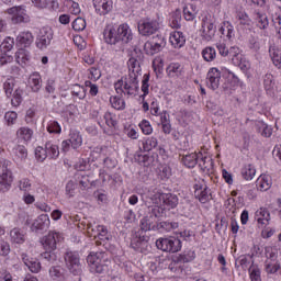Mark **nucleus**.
<instances>
[{"mask_svg": "<svg viewBox=\"0 0 281 281\" xmlns=\"http://www.w3.org/2000/svg\"><path fill=\"white\" fill-rule=\"evenodd\" d=\"M16 43L21 47H30L34 43V36L31 32H22L16 36Z\"/></svg>", "mask_w": 281, "mask_h": 281, "instance_id": "23", "label": "nucleus"}, {"mask_svg": "<svg viewBox=\"0 0 281 281\" xmlns=\"http://www.w3.org/2000/svg\"><path fill=\"white\" fill-rule=\"evenodd\" d=\"M155 196L162 201L168 210H175L179 205V198L175 193H157Z\"/></svg>", "mask_w": 281, "mask_h": 281, "instance_id": "12", "label": "nucleus"}, {"mask_svg": "<svg viewBox=\"0 0 281 281\" xmlns=\"http://www.w3.org/2000/svg\"><path fill=\"white\" fill-rule=\"evenodd\" d=\"M167 71L169 76H172V74H176V76H179L181 74V64L179 63H172L168 66Z\"/></svg>", "mask_w": 281, "mask_h": 281, "instance_id": "60", "label": "nucleus"}, {"mask_svg": "<svg viewBox=\"0 0 281 281\" xmlns=\"http://www.w3.org/2000/svg\"><path fill=\"white\" fill-rule=\"evenodd\" d=\"M46 150H47V155H48V157H50V159H56V157H58V155H60L58 145H54L52 142L46 143Z\"/></svg>", "mask_w": 281, "mask_h": 281, "instance_id": "44", "label": "nucleus"}, {"mask_svg": "<svg viewBox=\"0 0 281 281\" xmlns=\"http://www.w3.org/2000/svg\"><path fill=\"white\" fill-rule=\"evenodd\" d=\"M3 89L7 98H12V92L14 91V80L7 79L5 82L3 83Z\"/></svg>", "mask_w": 281, "mask_h": 281, "instance_id": "54", "label": "nucleus"}, {"mask_svg": "<svg viewBox=\"0 0 281 281\" xmlns=\"http://www.w3.org/2000/svg\"><path fill=\"white\" fill-rule=\"evenodd\" d=\"M169 41L175 49H181L186 45V35L181 31H175L170 34Z\"/></svg>", "mask_w": 281, "mask_h": 281, "instance_id": "21", "label": "nucleus"}, {"mask_svg": "<svg viewBox=\"0 0 281 281\" xmlns=\"http://www.w3.org/2000/svg\"><path fill=\"white\" fill-rule=\"evenodd\" d=\"M52 41H54V31L49 26H44L40 29L35 45L38 49H47L49 45H52Z\"/></svg>", "mask_w": 281, "mask_h": 281, "instance_id": "6", "label": "nucleus"}, {"mask_svg": "<svg viewBox=\"0 0 281 281\" xmlns=\"http://www.w3.org/2000/svg\"><path fill=\"white\" fill-rule=\"evenodd\" d=\"M139 128L143 131L144 135H150L153 133V125H150L149 121L143 120L139 123Z\"/></svg>", "mask_w": 281, "mask_h": 281, "instance_id": "58", "label": "nucleus"}, {"mask_svg": "<svg viewBox=\"0 0 281 281\" xmlns=\"http://www.w3.org/2000/svg\"><path fill=\"white\" fill-rule=\"evenodd\" d=\"M202 58L206 63H214L216 60V48L207 46L202 50Z\"/></svg>", "mask_w": 281, "mask_h": 281, "instance_id": "38", "label": "nucleus"}, {"mask_svg": "<svg viewBox=\"0 0 281 281\" xmlns=\"http://www.w3.org/2000/svg\"><path fill=\"white\" fill-rule=\"evenodd\" d=\"M103 117L105 120L106 126H109L110 128H115V126H117V121L114 119L113 113L105 112Z\"/></svg>", "mask_w": 281, "mask_h": 281, "instance_id": "57", "label": "nucleus"}, {"mask_svg": "<svg viewBox=\"0 0 281 281\" xmlns=\"http://www.w3.org/2000/svg\"><path fill=\"white\" fill-rule=\"evenodd\" d=\"M93 7L97 12V14H100V16H105V14H109L111 10H113V0H92Z\"/></svg>", "mask_w": 281, "mask_h": 281, "instance_id": "13", "label": "nucleus"}, {"mask_svg": "<svg viewBox=\"0 0 281 281\" xmlns=\"http://www.w3.org/2000/svg\"><path fill=\"white\" fill-rule=\"evenodd\" d=\"M213 164L214 162L210 157H202L201 159L198 158V165L202 172H210V170H212Z\"/></svg>", "mask_w": 281, "mask_h": 281, "instance_id": "41", "label": "nucleus"}, {"mask_svg": "<svg viewBox=\"0 0 281 281\" xmlns=\"http://www.w3.org/2000/svg\"><path fill=\"white\" fill-rule=\"evenodd\" d=\"M31 85H32V91L34 93H38L41 91V82H42V79H41V75L38 72H34L31 78Z\"/></svg>", "mask_w": 281, "mask_h": 281, "instance_id": "42", "label": "nucleus"}, {"mask_svg": "<svg viewBox=\"0 0 281 281\" xmlns=\"http://www.w3.org/2000/svg\"><path fill=\"white\" fill-rule=\"evenodd\" d=\"M265 267L268 273H278L280 270V266L278 263H271L269 260H266Z\"/></svg>", "mask_w": 281, "mask_h": 281, "instance_id": "64", "label": "nucleus"}, {"mask_svg": "<svg viewBox=\"0 0 281 281\" xmlns=\"http://www.w3.org/2000/svg\"><path fill=\"white\" fill-rule=\"evenodd\" d=\"M161 49L164 48L160 45L155 44V42H151L150 40L144 44V52L147 56H155V54H159Z\"/></svg>", "mask_w": 281, "mask_h": 281, "instance_id": "30", "label": "nucleus"}, {"mask_svg": "<svg viewBox=\"0 0 281 281\" xmlns=\"http://www.w3.org/2000/svg\"><path fill=\"white\" fill-rule=\"evenodd\" d=\"M47 131L48 133H55L58 135L61 132L60 124L56 121H50L47 125Z\"/></svg>", "mask_w": 281, "mask_h": 281, "instance_id": "62", "label": "nucleus"}, {"mask_svg": "<svg viewBox=\"0 0 281 281\" xmlns=\"http://www.w3.org/2000/svg\"><path fill=\"white\" fill-rule=\"evenodd\" d=\"M116 32L119 34V43L122 45H126L130 41H133V31H131L128 24H121L116 29Z\"/></svg>", "mask_w": 281, "mask_h": 281, "instance_id": "15", "label": "nucleus"}, {"mask_svg": "<svg viewBox=\"0 0 281 281\" xmlns=\"http://www.w3.org/2000/svg\"><path fill=\"white\" fill-rule=\"evenodd\" d=\"M149 81H150V75L145 74L143 77L142 88H140L143 91L142 98H146V95H148L149 93V90H148L150 87V85H148Z\"/></svg>", "mask_w": 281, "mask_h": 281, "instance_id": "53", "label": "nucleus"}, {"mask_svg": "<svg viewBox=\"0 0 281 281\" xmlns=\"http://www.w3.org/2000/svg\"><path fill=\"white\" fill-rule=\"evenodd\" d=\"M157 249L167 251L168 254H177L182 247L181 239L177 237H160L156 240Z\"/></svg>", "mask_w": 281, "mask_h": 281, "instance_id": "4", "label": "nucleus"}, {"mask_svg": "<svg viewBox=\"0 0 281 281\" xmlns=\"http://www.w3.org/2000/svg\"><path fill=\"white\" fill-rule=\"evenodd\" d=\"M30 60V53L23 48H20L16 53H15V61L18 63V65H21V67H23L24 65H27Z\"/></svg>", "mask_w": 281, "mask_h": 281, "instance_id": "35", "label": "nucleus"}, {"mask_svg": "<svg viewBox=\"0 0 281 281\" xmlns=\"http://www.w3.org/2000/svg\"><path fill=\"white\" fill-rule=\"evenodd\" d=\"M85 27H87V21H85V19L77 18L74 20L72 30H75V32H82V30H85Z\"/></svg>", "mask_w": 281, "mask_h": 281, "instance_id": "52", "label": "nucleus"}, {"mask_svg": "<svg viewBox=\"0 0 281 281\" xmlns=\"http://www.w3.org/2000/svg\"><path fill=\"white\" fill-rule=\"evenodd\" d=\"M237 18H238L240 25H246V27L251 26V19L249 18V15L246 12H239L237 14Z\"/></svg>", "mask_w": 281, "mask_h": 281, "instance_id": "55", "label": "nucleus"}, {"mask_svg": "<svg viewBox=\"0 0 281 281\" xmlns=\"http://www.w3.org/2000/svg\"><path fill=\"white\" fill-rule=\"evenodd\" d=\"M92 234H94V238H99V240H109V229L104 225H98L95 228L91 229Z\"/></svg>", "mask_w": 281, "mask_h": 281, "instance_id": "31", "label": "nucleus"}, {"mask_svg": "<svg viewBox=\"0 0 281 281\" xmlns=\"http://www.w3.org/2000/svg\"><path fill=\"white\" fill-rule=\"evenodd\" d=\"M22 262H24L25 267L32 272V273H38L41 271V261L30 258L27 254L21 255Z\"/></svg>", "mask_w": 281, "mask_h": 281, "instance_id": "20", "label": "nucleus"}, {"mask_svg": "<svg viewBox=\"0 0 281 281\" xmlns=\"http://www.w3.org/2000/svg\"><path fill=\"white\" fill-rule=\"evenodd\" d=\"M131 247L134 251L146 254L148 251V239H146V236H135L131 240Z\"/></svg>", "mask_w": 281, "mask_h": 281, "instance_id": "16", "label": "nucleus"}, {"mask_svg": "<svg viewBox=\"0 0 281 281\" xmlns=\"http://www.w3.org/2000/svg\"><path fill=\"white\" fill-rule=\"evenodd\" d=\"M8 14H11V21L14 24L23 23L25 21V9L23 7H12L7 10Z\"/></svg>", "mask_w": 281, "mask_h": 281, "instance_id": "18", "label": "nucleus"}, {"mask_svg": "<svg viewBox=\"0 0 281 281\" xmlns=\"http://www.w3.org/2000/svg\"><path fill=\"white\" fill-rule=\"evenodd\" d=\"M257 27L260 30H267L269 27V18L266 14H257Z\"/></svg>", "mask_w": 281, "mask_h": 281, "instance_id": "49", "label": "nucleus"}, {"mask_svg": "<svg viewBox=\"0 0 281 281\" xmlns=\"http://www.w3.org/2000/svg\"><path fill=\"white\" fill-rule=\"evenodd\" d=\"M220 32L221 34H223V36H226L228 41H232V38L236 36V32L234 31V25H232L229 21H225L222 23V26L220 27Z\"/></svg>", "mask_w": 281, "mask_h": 281, "instance_id": "25", "label": "nucleus"}, {"mask_svg": "<svg viewBox=\"0 0 281 281\" xmlns=\"http://www.w3.org/2000/svg\"><path fill=\"white\" fill-rule=\"evenodd\" d=\"M87 262L89 265L90 273H98L99 276L109 273L111 260L106 257V252H90L87 257Z\"/></svg>", "mask_w": 281, "mask_h": 281, "instance_id": "2", "label": "nucleus"}, {"mask_svg": "<svg viewBox=\"0 0 281 281\" xmlns=\"http://www.w3.org/2000/svg\"><path fill=\"white\" fill-rule=\"evenodd\" d=\"M157 138L156 137H148L145 142H143V148L145 153H150L153 148H157Z\"/></svg>", "mask_w": 281, "mask_h": 281, "instance_id": "47", "label": "nucleus"}, {"mask_svg": "<svg viewBox=\"0 0 281 281\" xmlns=\"http://www.w3.org/2000/svg\"><path fill=\"white\" fill-rule=\"evenodd\" d=\"M241 177L246 181H251V179L256 177V168L254 167V165H245V167L241 169Z\"/></svg>", "mask_w": 281, "mask_h": 281, "instance_id": "40", "label": "nucleus"}, {"mask_svg": "<svg viewBox=\"0 0 281 281\" xmlns=\"http://www.w3.org/2000/svg\"><path fill=\"white\" fill-rule=\"evenodd\" d=\"M248 271L251 281H262V278L260 277V268H258V266H250Z\"/></svg>", "mask_w": 281, "mask_h": 281, "instance_id": "50", "label": "nucleus"}, {"mask_svg": "<svg viewBox=\"0 0 281 281\" xmlns=\"http://www.w3.org/2000/svg\"><path fill=\"white\" fill-rule=\"evenodd\" d=\"M272 180H271V176L269 175H261L258 179H257V186L259 188V190L267 192V190H269L272 186Z\"/></svg>", "mask_w": 281, "mask_h": 281, "instance_id": "26", "label": "nucleus"}, {"mask_svg": "<svg viewBox=\"0 0 281 281\" xmlns=\"http://www.w3.org/2000/svg\"><path fill=\"white\" fill-rule=\"evenodd\" d=\"M63 240V236L58 232H49L41 239V244L45 251H56L58 243Z\"/></svg>", "mask_w": 281, "mask_h": 281, "instance_id": "8", "label": "nucleus"}, {"mask_svg": "<svg viewBox=\"0 0 281 281\" xmlns=\"http://www.w3.org/2000/svg\"><path fill=\"white\" fill-rule=\"evenodd\" d=\"M257 131L262 137H271L273 135V128L262 121L257 123Z\"/></svg>", "mask_w": 281, "mask_h": 281, "instance_id": "37", "label": "nucleus"}, {"mask_svg": "<svg viewBox=\"0 0 281 281\" xmlns=\"http://www.w3.org/2000/svg\"><path fill=\"white\" fill-rule=\"evenodd\" d=\"M194 258H196L194 250H184L182 254L173 256L172 262L176 265H186L188 262H192Z\"/></svg>", "mask_w": 281, "mask_h": 281, "instance_id": "19", "label": "nucleus"}, {"mask_svg": "<svg viewBox=\"0 0 281 281\" xmlns=\"http://www.w3.org/2000/svg\"><path fill=\"white\" fill-rule=\"evenodd\" d=\"M194 196L200 203H207L212 200V190L205 183H198L194 186Z\"/></svg>", "mask_w": 281, "mask_h": 281, "instance_id": "9", "label": "nucleus"}, {"mask_svg": "<svg viewBox=\"0 0 281 281\" xmlns=\"http://www.w3.org/2000/svg\"><path fill=\"white\" fill-rule=\"evenodd\" d=\"M68 140L71 143V148L75 150L82 146V136L80 135V132L76 130L70 131Z\"/></svg>", "mask_w": 281, "mask_h": 281, "instance_id": "29", "label": "nucleus"}, {"mask_svg": "<svg viewBox=\"0 0 281 281\" xmlns=\"http://www.w3.org/2000/svg\"><path fill=\"white\" fill-rule=\"evenodd\" d=\"M12 153L18 161H25L27 159V148L23 145H16Z\"/></svg>", "mask_w": 281, "mask_h": 281, "instance_id": "34", "label": "nucleus"}, {"mask_svg": "<svg viewBox=\"0 0 281 281\" xmlns=\"http://www.w3.org/2000/svg\"><path fill=\"white\" fill-rule=\"evenodd\" d=\"M202 38L204 41H212L213 36L216 34V25L212 20H209L207 16L203 18L202 20V30H201Z\"/></svg>", "mask_w": 281, "mask_h": 281, "instance_id": "10", "label": "nucleus"}, {"mask_svg": "<svg viewBox=\"0 0 281 281\" xmlns=\"http://www.w3.org/2000/svg\"><path fill=\"white\" fill-rule=\"evenodd\" d=\"M41 257L43 258V260L49 263L56 262V260H58V256H56V252H54V250H46L41 254Z\"/></svg>", "mask_w": 281, "mask_h": 281, "instance_id": "51", "label": "nucleus"}, {"mask_svg": "<svg viewBox=\"0 0 281 281\" xmlns=\"http://www.w3.org/2000/svg\"><path fill=\"white\" fill-rule=\"evenodd\" d=\"M138 76L134 74H128V76H124L119 79L114 83V89L119 95H137L139 93V80Z\"/></svg>", "mask_w": 281, "mask_h": 281, "instance_id": "1", "label": "nucleus"}, {"mask_svg": "<svg viewBox=\"0 0 281 281\" xmlns=\"http://www.w3.org/2000/svg\"><path fill=\"white\" fill-rule=\"evenodd\" d=\"M171 27L175 30H179L181 27V12L178 11L175 13V15L171 18Z\"/></svg>", "mask_w": 281, "mask_h": 281, "instance_id": "63", "label": "nucleus"}, {"mask_svg": "<svg viewBox=\"0 0 281 281\" xmlns=\"http://www.w3.org/2000/svg\"><path fill=\"white\" fill-rule=\"evenodd\" d=\"M76 188H78V184L74 182V180H70L66 184V194L71 199L76 194Z\"/></svg>", "mask_w": 281, "mask_h": 281, "instance_id": "59", "label": "nucleus"}, {"mask_svg": "<svg viewBox=\"0 0 281 281\" xmlns=\"http://www.w3.org/2000/svg\"><path fill=\"white\" fill-rule=\"evenodd\" d=\"M8 166H10V161L0 158V170H2V175H0V192H8L12 188V181H14L12 171L8 169Z\"/></svg>", "mask_w": 281, "mask_h": 281, "instance_id": "5", "label": "nucleus"}, {"mask_svg": "<svg viewBox=\"0 0 281 281\" xmlns=\"http://www.w3.org/2000/svg\"><path fill=\"white\" fill-rule=\"evenodd\" d=\"M103 38L108 45H117L120 44V37L117 30L113 26H106L103 31Z\"/></svg>", "mask_w": 281, "mask_h": 281, "instance_id": "17", "label": "nucleus"}, {"mask_svg": "<svg viewBox=\"0 0 281 281\" xmlns=\"http://www.w3.org/2000/svg\"><path fill=\"white\" fill-rule=\"evenodd\" d=\"M156 232H172V229L179 228L178 222H156Z\"/></svg>", "mask_w": 281, "mask_h": 281, "instance_id": "27", "label": "nucleus"}, {"mask_svg": "<svg viewBox=\"0 0 281 281\" xmlns=\"http://www.w3.org/2000/svg\"><path fill=\"white\" fill-rule=\"evenodd\" d=\"M161 216H164V207L155 205L149 210V216L147 217L155 222V218H161Z\"/></svg>", "mask_w": 281, "mask_h": 281, "instance_id": "46", "label": "nucleus"}, {"mask_svg": "<svg viewBox=\"0 0 281 281\" xmlns=\"http://www.w3.org/2000/svg\"><path fill=\"white\" fill-rule=\"evenodd\" d=\"M49 228V216L43 214L40 215L31 225V232L38 234Z\"/></svg>", "mask_w": 281, "mask_h": 281, "instance_id": "14", "label": "nucleus"}, {"mask_svg": "<svg viewBox=\"0 0 281 281\" xmlns=\"http://www.w3.org/2000/svg\"><path fill=\"white\" fill-rule=\"evenodd\" d=\"M196 14H199V10H196V5L194 4H188L183 9V16L186 21H192L193 19H196Z\"/></svg>", "mask_w": 281, "mask_h": 281, "instance_id": "39", "label": "nucleus"}, {"mask_svg": "<svg viewBox=\"0 0 281 281\" xmlns=\"http://www.w3.org/2000/svg\"><path fill=\"white\" fill-rule=\"evenodd\" d=\"M127 67L130 70V74H133L134 76H139L142 72V66L139 64V59L137 57L133 56L127 61Z\"/></svg>", "mask_w": 281, "mask_h": 281, "instance_id": "28", "label": "nucleus"}, {"mask_svg": "<svg viewBox=\"0 0 281 281\" xmlns=\"http://www.w3.org/2000/svg\"><path fill=\"white\" fill-rule=\"evenodd\" d=\"M138 32L142 36H153L159 32V21L150 18L143 19L138 22Z\"/></svg>", "mask_w": 281, "mask_h": 281, "instance_id": "7", "label": "nucleus"}, {"mask_svg": "<svg viewBox=\"0 0 281 281\" xmlns=\"http://www.w3.org/2000/svg\"><path fill=\"white\" fill-rule=\"evenodd\" d=\"M23 102V90L21 88H18L13 92V99L11 100V103L13 106H20Z\"/></svg>", "mask_w": 281, "mask_h": 281, "instance_id": "48", "label": "nucleus"}, {"mask_svg": "<svg viewBox=\"0 0 281 281\" xmlns=\"http://www.w3.org/2000/svg\"><path fill=\"white\" fill-rule=\"evenodd\" d=\"M140 229L143 232H157V223L153 221V217H144L140 221Z\"/></svg>", "mask_w": 281, "mask_h": 281, "instance_id": "32", "label": "nucleus"}, {"mask_svg": "<svg viewBox=\"0 0 281 281\" xmlns=\"http://www.w3.org/2000/svg\"><path fill=\"white\" fill-rule=\"evenodd\" d=\"M66 269L71 276H82V262L78 251L68 250L64 254Z\"/></svg>", "mask_w": 281, "mask_h": 281, "instance_id": "3", "label": "nucleus"}, {"mask_svg": "<svg viewBox=\"0 0 281 281\" xmlns=\"http://www.w3.org/2000/svg\"><path fill=\"white\" fill-rule=\"evenodd\" d=\"M13 47H14V38L12 37H7L1 44V49H3V52H11Z\"/></svg>", "mask_w": 281, "mask_h": 281, "instance_id": "61", "label": "nucleus"}, {"mask_svg": "<svg viewBox=\"0 0 281 281\" xmlns=\"http://www.w3.org/2000/svg\"><path fill=\"white\" fill-rule=\"evenodd\" d=\"M11 243L15 245H23L25 243V232L21 228H13L10 232Z\"/></svg>", "mask_w": 281, "mask_h": 281, "instance_id": "24", "label": "nucleus"}, {"mask_svg": "<svg viewBox=\"0 0 281 281\" xmlns=\"http://www.w3.org/2000/svg\"><path fill=\"white\" fill-rule=\"evenodd\" d=\"M49 276H50V278H53V280H60L65 276L63 267H60V266L50 267Z\"/></svg>", "mask_w": 281, "mask_h": 281, "instance_id": "45", "label": "nucleus"}, {"mask_svg": "<svg viewBox=\"0 0 281 281\" xmlns=\"http://www.w3.org/2000/svg\"><path fill=\"white\" fill-rule=\"evenodd\" d=\"M110 104H112V108L116 109V111H124L126 109V102L117 97H111Z\"/></svg>", "mask_w": 281, "mask_h": 281, "instance_id": "43", "label": "nucleus"}, {"mask_svg": "<svg viewBox=\"0 0 281 281\" xmlns=\"http://www.w3.org/2000/svg\"><path fill=\"white\" fill-rule=\"evenodd\" d=\"M233 64L237 65V67H239V69L244 74H246L247 78L251 77V74L249 72V69H251V63H249V60H247V58L243 57V55L233 58Z\"/></svg>", "mask_w": 281, "mask_h": 281, "instance_id": "22", "label": "nucleus"}, {"mask_svg": "<svg viewBox=\"0 0 281 281\" xmlns=\"http://www.w3.org/2000/svg\"><path fill=\"white\" fill-rule=\"evenodd\" d=\"M206 85L213 91L221 87V70L218 68H211L206 75Z\"/></svg>", "mask_w": 281, "mask_h": 281, "instance_id": "11", "label": "nucleus"}, {"mask_svg": "<svg viewBox=\"0 0 281 281\" xmlns=\"http://www.w3.org/2000/svg\"><path fill=\"white\" fill-rule=\"evenodd\" d=\"M34 135V131H32V128L30 127H20L16 131V137L19 139H23V142H30V139H32Z\"/></svg>", "mask_w": 281, "mask_h": 281, "instance_id": "36", "label": "nucleus"}, {"mask_svg": "<svg viewBox=\"0 0 281 281\" xmlns=\"http://www.w3.org/2000/svg\"><path fill=\"white\" fill-rule=\"evenodd\" d=\"M35 157L38 161H45L48 157L47 154V147L43 148V147H36L35 149Z\"/></svg>", "mask_w": 281, "mask_h": 281, "instance_id": "56", "label": "nucleus"}, {"mask_svg": "<svg viewBox=\"0 0 281 281\" xmlns=\"http://www.w3.org/2000/svg\"><path fill=\"white\" fill-rule=\"evenodd\" d=\"M182 164L187 168H194L199 164V155L196 153H191L182 157Z\"/></svg>", "mask_w": 281, "mask_h": 281, "instance_id": "33", "label": "nucleus"}]
</instances>
